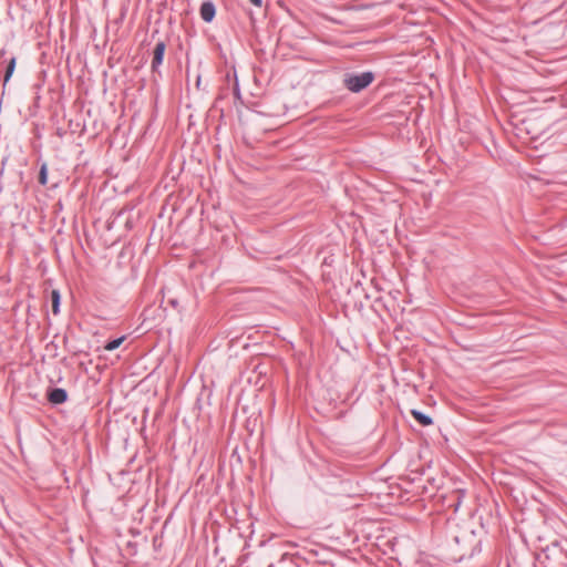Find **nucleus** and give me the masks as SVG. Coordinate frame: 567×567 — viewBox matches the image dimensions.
I'll return each instance as SVG.
<instances>
[{
  "instance_id": "11",
  "label": "nucleus",
  "mask_w": 567,
  "mask_h": 567,
  "mask_svg": "<svg viewBox=\"0 0 567 567\" xmlns=\"http://www.w3.org/2000/svg\"><path fill=\"white\" fill-rule=\"evenodd\" d=\"M167 305H169L172 308L179 310V300L177 297H168L166 299Z\"/></svg>"
},
{
  "instance_id": "6",
  "label": "nucleus",
  "mask_w": 567,
  "mask_h": 567,
  "mask_svg": "<svg viewBox=\"0 0 567 567\" xmlns=\"http://www.w3.org/2000/svg\"><path fill=\"white\" fill-rule=\"evenodd\" d=\"M411 415L422 426H429V425L433 424V419L430 415H427L419 410H415V409L411 410Z\"/></svg>"
},
{
  "instance_id": "4",
  "label": "nucleus",
  "mask_w": 567,
  "mask_h": 567,
  "mask_svg": "<svg viewBox=\"0 0 567 567\" xmlns=\"http://www.w3.org/2000/svg\"><path fill=\"white\" fill-rule=\"evenodd\" d=\"M47 398L50 403L58 405L63 404L68 401V392L62 388H51L47 392Z\"/></svg>"
},
{
  "instance_id": "5",
  "label": "nucleus",
  "mask_w": 567,
  "mask_h": 567,
  "mask_svg": "<svg viewBox=\"0 0 567 567\" xmlns=\"http://www.w3.org/2000/svg\"><path fill=\"white\" fill-rule=\"evenodd\" d=\"M199 16L203 21L210 23L216 16V7L212 0L204 1L199 8Z\"/></svg>"
},
{
  "instance_id": "9",
  "label": "nucleus",
  "mask_w": 567,
  "mask_h": 567,
  "mask_svg": "<svg viewBox=\"0 0 567 567\" xmlns=\"http://www.w3.org/2000/svg\"><path fill=\"white\" fill-rule=\"evenodd\" d=\"M124 340H125V336H122L120 338L111 340V341L106 342V344L104 346V349L106 351H114L123 343Z\"/></svg>"
},
{
  "instance_id": "2",
  "label": "nucleus",
  "mask_w": 567,
  "mask_h": 567,
  "mask_svg": "<svg viewBox=\"0 0 567 567\" xmlns=\"http://www.w3.org/2000/svg\"><path fill=\"white\" fill-rule=\"evenodd\" d=\"M375 79V74L372 71H365L362 73H346L343 78V85L347 90L352 93H359L367 89Z\"/></svg>"
},
{
  "instance_id": "8",
  "label": "nucleus",
  "mask_w": 567,
  "mask_h": 567,
  "mask_svg": "<svg viewBox=\"0 0 567 567\" xmlns=\"http://www.w3.org/2000/svg\"><path fill=\"white\" fill-rule=\"evenodd\" d=\"M16 64H17V59L14 56H12L7 65V69H6V73H4V79H3V86H6V84L9 82V80L11 79L14 70H16Z\"/></svg>"
},
{
  "instance_id": "3",
  "label": "nucleus",
  "mask_w": 567,
  "mask_h": 567,
  "mask_svg": "<svg viewBox=\"0 0 567 567\" xmlns=\"http://www.w3.org/2000/svg\"><path fill=\"white\" fill-rule=\"evenodd\" d=\"M166 50L165 41H158L153 51V60L151 64V69L153 72H156L159 65L163 63L164 55Z\"/></svg>"
},
{
  "instance_id": "13",
  "label": "nucleus",
  "mask_w": 567,
  "mask_h": 567,
  "mask_svg": "<svg viewBox=\"0 0 567 567\" xmlns=\"http://www.w3.org/2000/svg\"><path fill=\"white\" fill-rule=\"evenodd\" d=\"M254 6L256 7H261L262 6V0H249Z\"/></svg>"
},
{
  "instance_id": "12",
  "label": "nucleus",
  "mask_w": 567,
  "mask_h": 567,
  "mask_svg": "<svg viewBox=\"0 0 567 567\" xmlns=\"http://www.w3.org/2000/svg\"><path fill=\"white\" fill-rule=\"evenodd\" d=\"M234 92L236 95L239 96L240 94V91H239V85H238V81H237V78L235 76V85H234Z\"/></svg>"
},
{
  "instance_id": "10",
  "label": "nucleus",
  "mask_w": 567,
  "mask_h": 567,
  "mask_svg": "<svg viewBox=\"0 0 567 567\" xmlns=\"http://www.w3.org/2000/svg\"><path fill=\"white\" fill-rule=\"evenodd\" d=\"M39 183L41 185H47L48 183V166L45 163L41 165L40 172H39Z\"/></svg>"
},
{
  "instance_id": "1",
  "label": "nucleus",
  "mask_w": 567,
  "mask_h": 567,
  "mask_svg": "<svg viewBox=\"0 0 567 567\" xmlns=\"http://www.w3.org/2000/svg\"><path fill=\"white\" fill-rule=\"evenodd\" d=\"M543 567H567V540H554L538 555Z\"/></svg>"
},
{
  "instance_id": "7",
  "label": "nucleus",
  "mask_w": 567,
  "mask_h": 567,
  "mask_svg": "<svg viewBox=\"0 0 567 567\" xmlns=\"http://www.w3.org/2000/svg\"><path fill=\"white\" fill-rule=\"evenodd\" d=\"M51 301H52V312L53 315L60 313V305H61V293L59 290L54 289L51 292Z\"/></svg>"
}]
</instances>
